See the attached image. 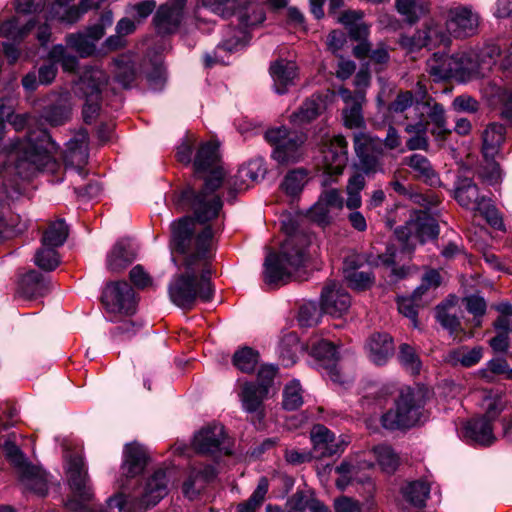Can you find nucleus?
<instances>
[{
	"label": "nucleus",
	"mask_w": 512,
	"mask_h": 512,
	"mask_svg": "<svg viewBox=\"0 0 512 512\" xmlns=\"http://www.w3.org/2000/svg\"><path fill=\"white\" fill-rule=\"evenodd\" d=\"M115 77L116 80L124 87H129L135 77L134 65L130 57L121 56L115 59Z\"/></svg>",
	"instance_id": "obj_59"
},
{
	"label": "nucleus",
	"mask_w": 512,
	"mask_h": 512,
	"mask_svg": "<svg viewBox=\"0 0 512 512\" xmlns=\"http://www.w3.org/2000/svg\"><path fill=\"white\" fill-rule=\"evenodd\" d=\"M102 303L107 313L114 316L133 314L137 304L133 288L125 281L108 283L102 293Z\"/></svg>",
	"instance_id": "obj_16"
},
{
	"label": "nucleus",
	"mask_w": 512,
	"mask_h": 512,
	"mask_svg": "<svg viewBox=\"0 0 512 512\" xmlns=\"http://www.w3.org/2000/svg\"><path fill=\"white\" fill-rule=\"evenodd\" d=\"M366 184L365 178L361 174H355L348 180L346 186L347 199L344 201L340 190L329 188L322 191L319 199L332 211L341 210L344 205L350 210L359 209L362 205L361 191Z\"/></svg>",
	"instance_id": "obj_17"
},
{
	"label": "nucleus",
	"mask_w": 512,
	"mask_h": 512,
	"mask_svg": "<svg viewBox=\"0 0 512 512\" xmlns=\"http://www.w3.org/2000/svg\"><path fill=\"white\" fill-rule=\"evenodd\" d=\"M373 452L382 470L388 473L396 470L399 464V457L391 447L380 445L375 447Z\"/></svg>",
	"instance_id": "obj_57"
},
{
	"label": "nucleus",
	"mask_w": 512,
	"mask_h": 512,
	"mask_svg": "<svg viewBox=\"0 0 512 512\" xmlns=\"http://www.w3.org/2000/svg\"><path fill=\"white\" fill-rule=\"evenodd\" d=\"M483 356V349L480 346L468 348L461 346L452 349L444 356V361L452 366L472 367L476 365Z\"/></svg>",
	"instance_id": "obj_38"
},
{
	"label": "nucleus",
	"mask_w": 512,
	"mask_h": 512,
	"mask_svg": "<svg viewBox=\"0 0 512 512\" xmlns=\"http://www.w3.org/2000/svg\"><path fill=\"white\" fill-rule=\"evenodd\" d=\"M403 164L407 165L417 179L434 185L438 182V176L433 169L427 157L421 154H412L403 159Z\"/></svg>",
	"instance_id": "obj_37"
},
{
	"label": "nucleus",
	"mask_w": 512,
	"mask_h": 512,
	"mask_svg": "<svg viewBox=\"0 0 512 512\" xmlns=\"http://www.w3.org/2000/svg\"><path fill=\"white\" fill-rule=\"evenodd\" d=\"M413 94L411 91H403L398 93L396 98L388 106V117L397 124L403 123V120H408L414 115Z\"/></svg>",
	"instance_id": "obj_35"
},
{
	"label": "nucleus",
	"mask_w": 512,
	"mask_h": 512,
	"mask_svg": "<svg viewBox=\"0 0 512 512\" xmlns=\"http://www.w3.org/2000/svg\"><path fill=\"white\" fill-rule=\"evenodd\" d=\"M48 291V283L44 276L37 271H29L26 273L18 288V293L26 299H32L43 296Z\"/></svg>",
	"instance_id": "obj_36"
},
{
	"label": "nucleus",
	"mask_w": 512,
	"mask_h": 512,
	"mask_svg": "<svg viewBox=\"0 0 512 512\" xmlns=\"http://www.w3.org/2000/svg\"><path fill=\"white\" fill-rule=\"evenodd\" d=\"M396 234L403 242L409 243L418 240L420 243H424L438 236L439 226L434 218L422 213L415 220L408 222L405 227L397 229Z\"/></svg>",
	"instance_id": "obj_23"
},
{
	"label": "nucleus",
	"mask_w": 512,
	"mask_h": 512,
	"mask_svg": "<svg viewBox=\"0 0 512 512\" xmlns=\"http://www.w3.org/2000/svg\"><path fill=\"white\" fill-rule=\"evenodd\" d=\"M202 7L221 18L227 19L234 14L239 7V0H199Z\"/></svg>",
	"instance_id": "obj_46"
},
{
	"label": "nucleus",
	"mask_w": 512,
	"mask_h": 512,
	"mask_svg": "<svg viewBox=\"0 0 512 512\" xmlns=\"http://www.w3.org/2000/svg\"><path fill=\"white\" fill-rule=\"evenodd\" d=\"M266 140L274 146L272 157L279 163L296 162L301 157V147L306 137L303 133L288 131L284 127L270 129Z\"/></svg>",
	"instance_id": "obj_13"
},
{
	"label": "nucleus",
	"mask_w": 512,
	"mask_h": 512,
	"mask_svg": "<svg viewBox=\"0 0 512 512\" xmlns=\"http://www.w3.org/2000/svg\"><path fill=\"white\" fill-rule=\"evenodd\" d=\"M313 453L316 458L330 457L344 451V442L322 424H316L310 431Z\"/></svg>",
	"instance_id": "obj_26"
},
{
	"label": "nucleus",
	"mask_w": 512,
	"mask_h": 512,
	"mask_svg": "<svg viewBox=\"0 0 512 512\" xmlns=\"http://www.w3.org/2000/svg\"><path fill=\"white\" fill-rule=\"evenodd\" d=\"M187 0H168L161 5L153 17L156 31L169 35L178 31L185 14Z\"/></svg>",
	"instance_id": "obj_20"
},
{
	"label": "nucleus",
	"mask_w": 512,
	"mask_h": 512,
	"mask_svg": "<svg viewBox=\"0 0 512 512\" xmlns=\"http://www.w3.org/2000/svg\"><path fill=\"white\" fill-rule=\"evenodd\" d=\"M366 350L370 361L375 365L382 366L393 355V340L386 333H375L367 342Z\"/></svg>",
	"instance_id": "obj_29"
},
{
	"label": "nucleus",
	"mask_w": 512,
	"mask_h": 512,
	"mask_svg": "<svg viewBox=\"0 0 512 512\" xmlns=\"http://www.w3.org/2000/svg\"><path fill=\"white\" fill-rule=\"evenodd\" d=\"M347 142L341 135L334 136L330 143L322 150V186H329L336 182L347 164Z\"/></svg>",
	"instance_id": "obj_14"
},
{
	"label": "nucleus",
	"mask_w": 512,
	"mask_h": 512,
	"mask_svg": "<svg viewBox=\"0 0 512 512\" xmlns=\"http://www.w3.org/2000/svg\"><path fill=\"white\" fill-rule=\"evenodd\" d=\"M398 310L405 317L409 318L413 326L418 327L417 321V308L425 304V302L415 297V293H413L410 297H401L398 298Z\"/></svg>",
	"instance_id": "obj_60"
},
{
	"label": "nucleus",
	"mask_w": 512,
	"mask_h": 512,
	"mask_svg": "<svg viewBox=\"0 0 512 512\" xmlns=\"http://www.w3.org/2000/svg\"><path fill=\"white\" fill-rule=\"evenodd\" d=\"M302 404L303 396L300 383L297 380H292L284 388L283 407L286 410H296Z\"/></svg>",
	"instance_id": "obj_56"
},
{
	"label": "nucleus",
	"mask_w": 512,
	"mask_h": 512,
	"mask_svg": "<svg viewBox=\"0 0 512 512\" xmlns=\"http://www.w3.org/2000/svg\"><path fill=\"white\" fill-rule=\"evenodd\" d=\"M483 405L485 414L467 421L462 433L466 441L487 447L496 441L492 423L506 408L507 400L501 393H489L484 397Z\"/></svg>",
	"instance_id": "obj_8"
},
{
	"label": "nucleus",
	"mask_w": 512,
	"mask_h": 512,
	"mask_svg": "<svg viewBox=\"0 0 512 512\" xmlns=\"http://www.w3.org/2000/svg\"><path fill=\"white\" fill-rule=\"evenodd\" d=\"M6 115L8 112L5 100L0 99V153L16 154L19 161L27 162L36 170L53 171L57 165L52 155L56 150V144L45 130L29 132L24 140L14 139L2 145Z\"/></svg>",
	"instance_id": "obj_3"
},
{
	"label": "nucleus",
	"mask_w": 512,
	"mask_h": 512,
	"mask_svg": "<svg viewBox=\"0 0 512 512\" xmlns=\"http://www.w3.org/2000/svg\"><path fill=\"white\" fill-rule=\"evenodd\" d=\"M204 224L188 216L172 224V261L179 272L172 277L168 293L182 309H191L198 298L206 302L213 296L209 260L214 231Z\"/></svg>",
	"instance_id": "obj_1"
},
{
	"label": "nucleus",
	"mask_w": 512,
	"mask_h": 512,
	"mask_svg": "<svg viewBox=\"0 0 512 512\" xmlns=\"http://www.w3.org/2000/svg\"><path fill=\"white\" fill-rule=\"evenodd\" d=\"M270 75L273 79V86L278 94H284L289 87L294 85L297 76V66L292 61L278 60L270 66Z\"/></svg>",
	"instance_id": "obj_30"
},
{
	"label": "nucleus",
	"mask_w": 512,
	"mask_h": 512,
	"mask_svg": "<svg viewBox=\"0 0 512 512\" xmlns=\"http://www.w3.org/2000/svg\"><path fill=\"white\" fill-rule=\"evenodd\" d=\"M303 245L296 235L289 236L282 243L280 253L270 252L264 262V282L278 287L286 284L304 264Z\"/></svg>",
	"instance_id": "obj_5"
},
{
	"label": "nucleus",
	"mask_w": 512,
	"mask_h": 512,
	"mask_svg": "<svg viewBox=\"0 0 512 512\" xmlns=\"http://www.w3.org/2000/svg\"><path fill=\"white\" fill-rule=\"evenodd\" d=\"M311 354L315 358L325 361V369L327 375L334 383L344 384L345 380L342 378L340 369L336 365L337 349L336 347L327 340H315L309 343Z\"/></svg>",
	"instance_id": "obj_27"
},
{
	"label": "nucleus",
	"mask_w": 512,
	"mask_h": 512,
	"mask_svg": "<svg viewBox=\"0 0 512 512\" xmlns=\"http://www.w3.org/2000/svg\"><path fill=\"white\" fill-rule=\"evenodd\" d=\"M67 478L72 492L67 507L71 510H81L83 503L93 497V490L87 475V469L81 455H71L67 461Z\"/></svg>",
	"instance_id": "obj_12"
},
{
	"label": "nucleus",
	"mask_w": 512,
	"mask_h": 512,
	"mask_svg": "<svg viewBox=\"0 0 512 512\" xmlns=\"http://www.w3.org/2000/svg\"><path fill=\"white\" fill-rule=\"evenodd\" d=\"M71 110V104L65 96L58 104L52 105L44 111V118L53 126L62 125L70 118Z\"/></svg>",
	"instance_id": "obj_47"
},
{
	"label": "nucleus",
	"mask_w": 512,
	"mask_h": 512,
	"mask_svg": "<svg viewBox=\"0 0 512 512\" xmlns=\"http://www.w3.org/2000/svg\"><path fill=\"white\" fill-rule=\"evenodd\" d=\"M313 497L304 491H296L286 502V512H307L310 510Z\"/></svg>",
	"instance_id": "obj_64"
},
{
	"label": "nucleus",
	"mask_w": 512,
	"mask_h": 512,
	"mask_svg": "<svg viewBox=\"0 0 512 512\" xmlns=\"http://www.w3.org/2000/svg\"><path fill=\"white\" fill-rule=\"evenodd\" d=\"M215 468L212 465H200L191 468L187 479L183 483V494L194 499L204 485L215 477Z\"/></svg>",
	"instance_id": "obj_31"
},
{
	"label": "nucleus",
	"mask_w": 512,
	"mask_h": 512,
	"mask_svg": "<svg viewBox=\"0 0 512 512\" xmlns=\"http://www.w3.org/2000/svg\"><path fill=\"white\" fill-rule=\"evenodd\" d=\"M267 395L266 385H257L254 382L244 383L239 394L243 410L263 417V401L267 398Z\"/></svg>",
	"instance_id": "obj_28"
},
{
	"label": "nucleus",
	"mask_w": 512,
	"mask_h": 512,
	"mask_svg": "<svg viewBox=\"0 0 512 512\" xmlns=\"http://www.w3.org/2000/svg\"><path fill=\"white\" fill-rule=\"evenodd\" d=\"M453 308V301L442 303L436 308L437 321L443 328L449 330L450 333H454L460 328V321L455 312H452Z\"/></svg>",
	"instance_id": "obj_48"
},
{
	"label": "nucleus",
	"mask_w": 512,
	"mask_h": 512,
	"mask_svg": "<svg viewBox=\"0 0 512 512\" xmlns=\"http://www.w3.org/2000/svg\"><path fill=\"white\" fill-rule=\"evenodd\" d=\"M321 105L317 100H306L301 107L290 116L295 125H303L314 120L320 113Z\"/></svg>",
	"instance_id": "obj_50"
},
{
	"label": "nucleus",
	"mask_w": 512,
	"mask_h": 512,
	"mask_svg": "<svg viewBox=\"0 0 512 512\" xmlns=\"http://www.w3.org/2000/svg\"><path fill=\"white\" fill-rule=\"evenodd\" d=\"M257 363L258 353L250 347H243L234 353L233 364L243 373L253 372Z\"/></svg>",
	"instance_id": "obj_52"
},
{
	"label": "nucleus",
	"mask_w": 512,
	"mask_h": 512,
	"mask_svg": "<svg viewBox=\"0 0 512 512\" xmlns=\"http://www.w3.org/2000/svg\"><path fill=\"white\" fill-rule=\"evenodd\" d=\"M442 277L436 269L427 270L422 276L421 284L414 290L416 298L422 299L425 304L432 298V292L441 285Z\"/></svg>",
	"instance_id": "obj_42"
},
{
	"label": "nucleus",
	"mask_w": 512,
	"mask_h": 512,
	"mask_svg": "<svg viewBox=\"0 0 512 512\" xmlns=\"http://www.w3.org/2000/svg\"><path fill=\"white\" fill-rule=\"evenodd\" d=\"M68 237V227L63 220L51 222L43 233L42 246L37 250L34 262L45 271H52L60 264L57 248L62 246Z\"/></svg>",
	"instance_id": "obj_11"
},
{
	"label": "nucleus",
	"mask_w": 512,
	"mask_h": 512,
	"mask_svg": "<svg viewBox=\"0 0 512 512\" xmlns=\"http://www.w3.org/2000/svg\"><path fill=\"white\" fill-rule=\"evenodd\" d=\"M430 493V486L424 481H414L403 489V496L415 507H423Z\"/></svg>",
	"instance_id": "obj_44"
},
{
	"label": "nucleus",
	"mask_w": 512,
	"mask_h": 512,
	"mask_svg": "<svg viewBox=\"0 0 512 512\" xmlns=\"http://www.w3.org/2000/svg\"><path fill=\"white\" fill-rule=\"evenodd\" d=\"M167 493V472L158 469L133 494L120 492L110 497L103 512H142L156 505Z\"/></svg>",
	"instance_id": "obj_4"
},
{
	"label": "nucleus",
	"mask_w": 512,
	"mask_h": 512,
	"mask_svg": "<svg viewBox=\"0 0 512 512\" xmlns=\"http://www.w3.org/2000/svg\"><path fill=\"white\" fill-rule=\"evenodd\" d=\"M448 42V36L433 23L427 24L422 30H417L413 35H402L399 39V45L408 53L419 51L424 47L446 45Z\"/></svg>",
	"instance_id": "obj_22"
},
{
	"label": "nucleus",
	"mask_w": 512,
	"mask_h": 512,
	"mask_svg": "<svg viewBox=\"0 0 512 512\" xmlns=\"http://www.w3.org/2000/svg\"><path fill=\"white\" fill-rule=\"evenodd\" d=\"M3 452L7 459L17 468L19 480L23 488L44 496L47 493L46 473L39 467L29 464L19 447L11 439L5 441Z\"/></svg>",
	"instance_id": "obj_9"
},
{
	"label": "nucleus",
	"mask_w": 512,
	"mask_h": 512,
	"mask_svg": "<svg viewBox=\"0 0 512 512\" xmlns=\"http://www.w3.org/2000/svg\"><path fill=\"white\" fill-rule=\"evenodd\" d=\"M239 22L238 28L228 27L223 36V40L218 44L212 54H205L204 62L206 67H211L216 63L223 62L221 52H234L244 47L248 42V29L259 25L265 19L263 9L254 3H246L236 11Z\"/></svg>",
	"instance_id": "obj_6"
},
{
	"label": "nucleus",
	"mask_w": 512,
	"mask_h": 512,
	"mask_svg": "<svg viewBox=\"0 0 512 512\" xmlns=\"http://www.w3.org/2000/svg\"><path fill=\"white\" fill-rule=\"evenodd\" d=\"M300 350V344L295 334L286 335L279 347V355L284 366L293 365L296 362L297 353Z\"/></svg>",
	"instance_id": "obj_54"
},
{
	"label": "nucleus",
	"mask_w": 512,
	"mask_h": 512,
	"mask_svg": "<svg viewBox=\"0 0 512 512\" xmlns=\"http://www.w3.org/2000/svg\"><path fill=\"white\" fill-rule=\"evenodd\" d=\"M147 463V453L143 446L132 443L124 450V460L121 466L122 474L127 478H133L144 470Z\"/></svg>",
	"instance_id": "obj_33"
},
{
	"label": "nucleus",
	"mask_w": 512,
	"mask_h": 512,
	"mask_svg": "<svg viewBox=\"0 0 512 512\" xmlns=\"http://www.w3.org/2000/svg\"><path fill=\"white\" fill-rule=\"evenodd\" d=\"M219 152L215 142L203 143L196 154L194 168L197 174L209 172L204 177L201 187H188L182 191L179 205L193 211L195 221L206 223L219 215L222 209V200L216 193L223 183L224 171L218 165Z\"/></svg>",
	"instance_id": "obj_2"
},
{
	"label": "nucleus",
	"mask_w": 512,
	"mask_h": 512,
	"mask_svg": "<svg viewBox=\"0 0 512 512\" xmlns=\"http://www.w3.org/2000/svg\"><path fill=\"white\" fill-rule=\"evenodd\" d=\"M455 199L462 207L476 211L486 197L479 195L478 187L472 179L464 178L457 182Z\"/></svg>",
	"instance_id": "obj_34"
},
{
	"label": "nucleus",
	"mask_w": 512,
	"mask_h": 512,
	"mask_svg": "<svg viewBox=\"0 0 512 512\" xmlns=\"http://www.w3.org/2000/svg\"><path fill=\"white\" fill-rule=\"evenodd\" d=\"M136 258V250L129 239L119 240L107 255V268L119 272Z\"/></svg>",
	"instance_id": "obj_32"
},
{
	"label": "nucleus",
	"mask_w": 512,
	"mask_h": 512,
	"mask_svg": "<svg viewBox=\"0 0 512 512\" xmlns=\"http://www.w3.org/2000/svg\"><path fill=\"white\" fill-rule=\"evenodd\" d=\"M48 58L51 61L60 63L63 70L67 72L74 71L78 66V59L76 56L67 53L66 48L63 45H55L51 48L48 53Z\"/></svg>",
	"instance_id": "obj_58"
},
{
	"label": "nucleus",
	"mask_w": 512,
	"mask_h": 512,
	"mask_svg": "<svg viewBox=\"0 0 512 512\" xmlns=\"http://www.w3.org/2000/svg\"><path fill=\"white\" fill-rule=\"evenodd\" d=\"M321 311L333 317H341L351 305L348 292L339 284L331 282L321 292Z\"/></svg>",
	"instance_id": "obj_25"
},
{
	"label": "nucleus",
	"mask_w": 512,
	"mask_h": 512,
	"mask_svg": "<svg viewBox=\"0 0 512 512\" xmlns=\"http://www.w3.org/2000/svg\"><path fill=\"white\" fill-rule=\"evenodd\" d=\"M268 487V480L264 477L261 478L251 496L246 501L239 503L235 512H257L265 500Z\"/></svg>",
	"instance_id": "obj_43"
},
{
	"label": "nucleus",
	"mask_w": 512,
	"mask_h": 512,
	"mask_svg": "<svg viewBox=\"0 0 512 512\" xmlns=\"http://www.w3.org/2000/svg\"><path fill=\"white\" fill-rule=\"evenodd\" d=\"M424 404L421 391L403 389L395 402V408L382 415L383 427L390 430L407 429L424 423L428 419Z\"/></svg>",
	"instance_id": "obj_7"
},
{
	"label": "nucleus",
	"mask_w": 512,
	"mask_h": 512,
	"mask_svg": "<svg viewBox=\"0 0 512 512\" xmlns=\"http://www.w3.org/2000/svg\"><path fill=\"white\" fill-rule=\"evenodd\" d=\"M68 47L76 51L81 57H87L94 53L96 46L85 33H71L66 36Z\"/></svg>",
	"instance_id": "obj_53"
},
{
	"label": "nucleus",
	"mask_w": 512,
	"mask_h": 512,
	"mask_svg": "<svg viewBox=\"0 0 512 512\" xmlns=\"http://www.w3.org/2000/svg\"><path fill=\"white\" fill-rule=\"evenodd\" d=\"M446 29L456 38L474 35L479 26V15L468 6H456L447 11Z\"/></svg>",
	"instance_id": "obj_19"
},
{
	"label": "nucleus",
	"mask_w": 512,
	"mask_h": 512,
	"mask_svg": "<svg viewBox=\"0 0 512 512\" xmlns=\"http://www.w3.org/2000/svg\"><path fill=\"white\" fill-rule=\"evenodd\" d=\"M468 56L465 53L446 55L435 53L427 60L426 71L435 81L445 80L464 74H479L480 71L467 65Z\"/></svg>",
	"instance_id": "obj_15"
},
{
	"label": "nucleus",
	"mask_w": 512,
	"mask_h": 512,
	"mask_svg": "<svg viewBox=\"0 0 512 512\" xmlns=\"http://www.w3.org/2000/svg\"><path fill=\"white\" fill-rule=\"evenodd\" d=\"M476 211H478L493 228L498 230L504 229L502 217L490 199L486 198Z\"/></svg>",
	"instance_id": "obj_63"
},
{
	"label": "nucleus",
	"mask_w": 512,
	"mask_h": 512,
	"mask_svg": "<svg viewBox=\"0 0 512 512\" xmlns=\"http://www.w3.org/2000/svg\"><path fill=\"white\" fill-rule=\"evenodd\" d=\"M265 173L266 168L263 159L256 158L238 169V178L248 177L250 182L255 183L260 178H263Z\"/></svg>",
	"instance_id": "obj_62"
},
{
	"label": "nucleus",
	"mask_w": 512,
	"mask_h": 512,
	"mask_svg": "<svg viewBox=\"0 0 512 512\" xmlns=\"http://www.w3.org/2000/svg\"><path fill=\"white\" fill-rule=\"evenodd\" d=\"M429 122L424 119L416 120L415 122L407 123L405 131L409 134H414L406 142L409 150H427L429 143L427 138Z\"/></svg>",
	"instance_id": "obj_40"
},
{
	"label": "nucleus",
	"mask_w": 512,
	"mask_h": 512,
	"mask_svg": "<svg viewBox=\"0 0 512 512\" xmlns=\"http://www.w3.org/2000/svg\"><path fill=\"white\" fill-rule=\"evenodd\" d=\"M396 8L405 17V20L411 24L418 21L421 16L429 11L426 3L417 0H397Z\"/></svg>",
	"instance_id": "obj_45"
},
{
	"label": "nucleus",
	"mask_w": 512,
	"mask_h": 512,
	"mask_svg": "<svg viewBox=\"0 0 512 512\" xmlns=\"http://www.w3.org/2000/svg\"><path fill=\"white\" fill-rule=\"evenodd\" d=\"M398 360L405 370L411 374H418L421 369V360L416 350L404 343L399 346Z\"/></svg>",
	"instance_id": "obj_55"
},
{
	"label": "nucleus",
	"mask_w": 512,
	"mask_h": 512,
	"mask_svg": "<svg viewBox=\"0 0 512 512\" xmlns=\"http://www.w3.org/2000/svg\"><path fill=\"white\" fill-rule=\"evenodd\" d=\"M414 118L416 120L424 119L433 124L431 134L437 139H445L451 130L447 127L445 118V111L441 104L427 99L426 101H415L414 107Z\"/></svg>",
	"instance_id": "obj_21"
},
{
	"label": "nucleus",
	"mask_w": 512,
	"mask_h": 512,
	"mask_svg": "<svg viewBox=\"0 0 512 512\" xmlns=\"http://www.w3.org/2000/svg\"><path fill=\"white\" fill-rule=\"evenodd\" d=\"M365 101L364 94H359L358 100L352 104L346 105L343 109V118L345 126L348 128H360L364 124L362 115V104Z\"/></svg>",
	"instance_id": "obj_51"
},
{
	"label": "nucleus",
	"mask_w": 512,
	"mask_h": 512,
	"mask_svg": "<svg viewBox=\"0 0 512 512\" xmlns=\"http://www.w3.org/2000/svg\"><path fill=\"white\" fill-rule=\"evenodd\" d=\"M492 97L501 105V115L512 124V87H493Z\"/></svg>",
	"instance_id": "obj_61"
},
{
	"label": "nucleus",
	"mask_w": 512,
	"mask_h": 512,
	"mask_svg": "<svg viewBox=\"0 0 512 512\" xmlns=\"http://www.w3.org/2000/svg\"><path fill=\"white\" fill-rule=\"evenodd\" d=\"M354 149L365 173L376 172L379 162L374 154L382 153V140L359 132L354 136Z\"/></svg>",
	"instance_id": "obj_24"
},
{
	"label": "nucleus",
	"mask_w": 512,
	"mask_h": 512,
	"mask_svg": "<svg viewBox=\"0 0 512 512\" xmlns=\"http://www.w3.org/2000/svg\"><path fill=\"white\" fill-rule=\"evenodd\" d=\"M505 128L501 124L492 123L483 133L482 152L485 159H494L504 141Z\"/></svg>",
	"instance_id": "obj_39"
},
{
	"label": "nucleus",
	"mask_w": 512,
	"mask_h": 512,
	"mask_svg": "<svg viewBox=\"0 0 512 512\" xmlns=\"http://www.w3.org/2000/svg\"><path fill=\"white\" fill-rule=\"evenodd\" d=\"M307 183V174L304 170L297 169L290 171L284 178L281 188L289 196L295 197Z\"/></svg>",
	"instance_id": "obj_49"
},
{
	"label": "nucleus",
	"mask_w": 512,
	"mask_h": 512,
	"mask_svg": "<svg viewBox=\"0 0 512 512\" xmlns=\"http://www.w3.org/2000/svg\"><path fill=\"white\" fill-rule=\"evenodd\" d=\"M106 73L97 67L86 68L77 83V91L85 99L83 117L86 123L92 122L100 110L101 93L107 84Z\"/></svg>",
	"instance_id": "obj_10"
},
{
	"label": "nucleus",
	"mask_w": 512,
	"mask_h": 512,
	"mask_svg": "<svg viewBox=\"0 0 512 512\" xmlns=\"http://www.w3.org/2000/svg\"><path fill=\"white\" fill-rule=\"evenodd\" d=\"M194 449L205 455L217 456L231 453L223 425L208 424L199 430L193 439Z\"/></svg>",
	"instance_id": "obj_18"
},
{
	"label": "nucleus",
	"mask_w": 512,
	"mask_h": 512,
	"mask_svg": "<svg viewBox=\"0 0 512 512\" xmlns=\"http://www.w3.org/2000/svg\"><path fill=\"white\" fill-rule=\"evenodd\" d=\"M34 26L35 22L32 20L20 25V18L13 16L0 23V36L13 41H21L31 32Z\"/></svg>",
	"instance_id": "obj_41"
}]
</instances>
